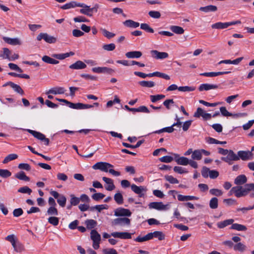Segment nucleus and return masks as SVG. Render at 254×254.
Segmentation results:
<instances>
[{
  "instance_id": "nucleus-13",
  "label": "nucleus",
  "mask_w": 254,
  "mask_h": 254,
  "mask_svg": "<svg viewBox=\"0 0 254 254\" xmlns=\"http://www.w3.org/2000/svg\"><path fill=\"white\" fill-rule=\"evenodd\" d=\"M131 214L129 209L124 208H118L115 210V215L116 216H130Z\"/></svg>"
},
{
  "instance_id": "nucleus-33",
  "label": "nucleus",
  "mask_w": 254,
  "mask_h": 254,
  "mask_svg": "<svg viewBox=\"0 0 254 254\" xmlns=\"http://www.w3.org/2000/svg\"><path fill=\"white\" fill-rule=\"evenodd\" d=\"M91 239L93 242H96L97 241H100L101 236L95 230H92L90 233Z\"/></svg>"
},
{
  "instance_id": "nucleus-49",
  "label": "nucleus",
  "mask_w": 254,
  "mask_h": 254,
  "mask_svg": "<svg viewBox=\"0 0 254 254\" xmlns=\"http://www.w3.org/2000/svg\"><path fill=\"white\" fill-rule=\"evenodd\" d=\"M48 221L50 224L56 226L59 223V218L56 216H50L48 219Z\"/></svg>"
},
{
  "instance_id": "nucleus-38",
  "label": "nucleus",
  "mask_w": 254,
  "mask_h": 254,
  "mask_svg": "<svg viewBox=\"0 0 254 254\" xmlns=\"http://www.w3.org/2000/svg\"><path fill=\"white\" fill-rule=\"evenodd\" d=\"M47 214L51 216H56L58 215L59 212L56 206L50 207L47 211Z\"/></svg>"
},
{
  "instance_id": "nucleus-64",
  "label": "nucleus",
  "mask_w": 254,
  "mask_h": 254,
  "mask_svg": "<svg viewBox=\"0 0 254 254\" xmlns=\"http://www.w3.org/2000/svg\"><path fill=\"white\" fill-rule=\"evenodd\" d=\"M220 111L221 114L225 117H230L232 116L233 114L231 113H229L226 109L225 107H221L220 108Z\"/></svg>"
},
{
  "instance_id": "nucleus-26",
  "label": "nucleus",
  "mask_w": 254,
  "mask_h": 254,
  "mask_svg": "<svg viewBox=\"0 0 254 254\" xmlns=\"http://www.w3.org/2000/svg\"><path fill=\"white\" fill-rule=\"evenodd\" d=\"M243 59V57H240L237 58L234 60L231 61L230 60H225L221 61L218 63V64H239Z\"/></svg>"
},
{
  "instance_id": "nucleus-12",
  "label": "nucleus",
  "mask_w": 254,
  "mask_h": 254,
  "mask_svg": "<svg viewBox=\"0 0 254 254\" xmlns=\"http://www.w3.org/2000/svg\"><path fill=\"white\" fill-rule=\"evenodd\" d=\"M131 189L134 193L138 194L139 197H143V192H146L147 190L143 186L138 187L134 184L131 185Z\"/></svg>"
},
{
  "instance_id": "nucleus-57",
  "label": "nucleus",
  "mask_w": 254,
  "mask_h": 254,
  "mask_svg": "<svg viewBox=\"0 0 254 254\" xmlns=\"http://www.w3.org/2000/svg\"><path fill=\"white\" fill-rule=\"evenodd\" d=\"M108 208V206L107 205L101 204V205H97L95 206H93L90 208V210L93 211L94 209L97 210L99 212H100L103 209H106Z\"/></svg>"
},
{
  "instance_id": "nucleus-56",
  "label": "nucleus",
  "mask_w": 254,
  "mask_h": 254,
  "mask_svg": "<svg viewBox=\"0 0 254 254\" xmlns=\"http://www.w3.org/2000/svg\"><path fill=\"white\" fill-rule=\"evenodd\" d=\"M11 176V173L7 169H0V176L3 178H7Z\"/></svg>"
},
{
  "instance_id": "nucleus-44",
  "label": "nucleus",
  "mask_w": 254,
  "mask_h": 254,
  "mask_svg": "<svg viewBox=\"0 0 254 254\" xmlns=\"http://www.w3.org/2000/svg\"><path fill=\"white\" fill-rule=\"evenodd\" d=\"M218 200L217 197H212L209 201V207L211 209H216L218 206Z\"/></svg>"
},
{
  "instance_id": "nucleus-41",
  "label": "nucleus",
  "mask_w": 254,
  "mask_h": 254,
  "mask_svg": "<svg viewBox=\"0 0 254 254\" xmlns=\"http://www.w3.org/2000/svg\"><path fill=\"white\" fill-rule=\"evenodd\" d=\"M18 158V155L16 154H10L6 156L2 161L3 164H6L10 161L15 160Z\"/></svg>"
},
{
  "instance_id": "nucleus-25",
  "label": "nucleus",
  "mask_w": 254,
  "mask_h": 254,
  "mask_svg": "<svg viewBox=\"0 0 254 254\" xmlns=\"http://www.w3.org/2000/svg\"><path fill=\"white\" fill-rule=\"evenodd\" d=\"M177 197L178 199L181 201H187L189 200L198 199V197L191 195H183L182 194H179Z\"/></svg>"
},
{
  "instance_id": "nucleus-62",
  "label": "nucleus",
  "mask_w": 254,
  "mask_h": 254,
  "mask_svg": "<svg viewBox=\"0 0 254 254\" xmlns=\"http://www.w3.org/2000/svg\"><path fill=\"white\" fill-rule=\"evenodd\" d=\"M165 179L170 183L172 184H178L179 181L172 176L166 175L165 176Z\"/></svg>"
},
{
  "instance_id": "nucleus-48",
  "label": "nucleus",
  "mask_w": 254,
  "mask_h": 254,
  "mask_svg": "<svg viewBox=\"0 0 254 254\" xmlns=\"http://www.w3.org/2000/svg\"><path fill=\"white\" fill-rule=\"evenodd\" d=\"M199 10L204 12L215 11L217 10V7L214 5H208L205 7H201Z\"/></svg>"
},
{
  "instance_id": "nucleus-1",
  "label": "nucleus",
  "mask_w": 254,
  "mask_h": 254,
  "mask_svg": "<svg viewBox=\"0 0 254 254\" xmlns=\"http://www.w3.org/2000/svg\"><path fill=\"white\" fill-rule=\"evenodd\" d=\"M252 190H254V184L252 183L246 184L244 187H233L231 191H234L237 197H240L246 195Z\"/></svg>"
},
{
  "instance_id": "nucleus-52",
  "label": "nucleus",
  "mask_w": 254,
  "mask_h": 254,
  "mask_svg": "<svg viewBox=\"0 0 254 254\" xmlns=\"http://www.w3.org/2000/svg\"><path fill=\"white\" fill-rule=\"evenodd\" d=\"M114 199L119 204H122L123 203V196L120 192L116 193L115 194Z\"/></svg>"
},
{
  "instance_id": "nucleus-10",
  "label": "nucleus",
  "mask_w": 254,
  "mask_h": 254,
  "mask_svg": "<svg viewBox=\"0 0 254 254\" xmlns=\"http://www.w3.org/2000/svg\"><path fill=\"white\" fill-rule=\"evenodd\" d=\"M237 156L239 159H241L243 161L252 160L253 158V154L250 151H239Z\"/></svg>"
},
{
  "instance_id": "nucleus-14",
  "label": "nucleus",
  "mask_w": 254,
  "mask_h": 254,
  "mask_svg": "<svg viewBox=\"0 0 254 254\" xmlns=\"http://www.w3.org/2000/svg\"><path fill=\"white\" fill-rule=\"evenodd\" d=\"M150 209H155L158 210H166L167 205H164L162 202H152L148 204Z\"/></svg>"
},
{
  "instance_id": "nucleus-42",
  "label": "nucleus",
  "mask_w": 254,
  "mask_h": 254,
  "mask_svg": "<svg viewBox=\"0 0 254 254\" xmlns=\"http://www.w3.org/2000/svg\"><path fill=\"white\" fill-rule=\"evenodd\" d=\"M11 52L7 48L2 49V53L0 54V57L3 59H8L9 58Z\"/></svg>"
},
{
  "instance_id": "nucleus-23",
  "label": "nucleus",
  "mask_w": 254,
  "mask_h": 254,
  "mask_svg": "<svg viewBox=\"0 0 254 254\" xmlns=\"http://www.w3.org/2000/svg\"><path fill=\"white\" fill-rule=\"evenodd\" d=\"M69 67L73 69H81L86 67V64L81 61H78L69 65Z\"/></svg>"
},
{
  "instance_id": "nucleus-20",
  "label": "nucleus",
  "mask_w": 254,
  "mask_h": 254,
  "mask_svg": "<svg viewBox=\"0 0 254 254\" xmlns=\"http://www.w3.org/2000/svg\"><path fill=\"white\" fill-rule=\"evenodd\" d=\"M3 40L5 42L11 45L15 46L21 45V42L17 38H10L7 37H3Z\"/></svg>"
},
{
  "instance_id": "nucleus-17",
  "label": "nucleus",
  "mask_w": 254,
  "mask_h": 254,
  "mask_svg": "<svg viewBox=\"0 0 254 254\" xmlns=\"http://www.w3.org/2000/svg\"><path fill=\"white\" fill-rule=\"evenodd\" d=\"M152 56L156 59H164L167 58L169 55L166 52H160L157 50H152L151 51Z\"/></svg>"
},
{
  "instance_id": "nucleus-21",
  "label": "nucleus",
  "mask_w": 254,
  "mask_h": 254,
  "mask_svg": "<svg viewBox=\"0 0 254 254\" xmlns=\"http://www.w3.org/2000/svg\"><path fill=\"white\" fill-rule=\"evenodd\" d=\"M218 86L215 84H210L208 83H204L201 84L199 87V91H208L211 89H215L218 88Z\"/></svg>"
},
{
  "instance_id": "nucleus-37",
  "label": "nucleus",
  "mask_w": 254,
  "mask_h": 254,
  "mask_svg": "<svg viewBox=\"0 0 254 254\" xmlns=\"http://www.w3.org/2000/svg\"><path fill=\"white\" fill-rule=\"evenodd\" d=\"M124 24L128 27L136 28L139 26V23L132 20H127L124 22Z\"/></svg>"
},
{
  "instance_id": "nucleus-46",
  "label": "nucleus",
  "mask_w": 254,
  "mask_h": 254,
  "mask_svg": "<svg viewBox=\"0 0 254 254\" xmlns=\"http://www.w3.org/2000/svg\"><path fill=\"white\" fill-rule=\"evenodd\" d=\"M139 84L142 87L149 88L153 87L155 85V83L152 81H141L139 82Z\"/></svg>"
},
{
  "instance_id": "nucleus-32",
  "label": "nucleus",
  "mask_w": 254,
  "mask_h": 254,
  "mask_svg": "<svg viewBox=\"0 0 254 254\" xmlns=\"http://www.w3.org/2000/svg\"><path fill=\"white\" fill-rule=\"evenodd\" d=\"M170 29L174 33L177 34H182L184 33V29L180 26L172 25L170 27Z\"/></svg>"
},
{
  "instance_id": "nucleus-35",
  "label": "nucleus",
  "mask_w": 254,
  "mask_h": 254,
  "mask_svg": "<svg viewBox=\"0 0 254 254\" xmlns=\"http://www.w3.org/2000/svg\"><path fill=\"white\" fill-rule=\"evenodd\" d=\"M42 60L45 63L50 64H56L59 63L58 61L52 59L48 56H44L42 57Z\"/></svg>"
},
{
  "instance_id": "nucleus-30",
  "label": "nucleus",
  "mask_w": 254,
  "mask_h": 254,
  "mask_svg": "<svg viewBox=\"0 0 254 254\" xmlns=\"http://www.w3.org/2000/svg\"><path fill=\"white\" fill-rule=\"evenodd\" d=\"M230 229L238 231H245L247 230V228L245 225L233 223L232 224Z\"/></svg>"
},
{
  "instance_id": "nucleus-19",
  "label": "nucleus",
  "mask_w": 254,
  "mask_h": 254,
  "mask_svg": "<svg viewBox=\"0 0 254 254\" xmlns=\"http://www.w3.org/2000/svg\"><path fill=\"white\" fill-rule=\"evenodd\" d=\"M102 180L108 185L107 186H105V189L106 190L112 191L115 189L113 181L111 179L103 177Z\"/></svg>"
},
{
  "instance_id": "nucleus-45",
  "label": "nucleus",
  "mask_w": 254,
  "mask_h": 254,
  "mask_svg": "<svg viewBox=\"0 0 254 254\" xmlns=\"http://www.w3.org/2000/svg\"><path fill=\"white\" fill-rule=\"evenodd\" d=\"M177 164L181 165H187L189 163V160L185 157H181L176 160Z\"/></svg>"
},
{
  "instance_id": "nucleus-9",
  "label": "nucleus",
  "mask_w": 254,
  "mask_h": 254,
  "mask_svg": "<svg viewBox=\"0 0 254 254\" xmlns=\"http://www.w3.org/2000/svg\"><path fill=\"white\" fill-rule=\"evenodd\" d=\"M26 130L33 135L35 138L43 141L45 144L48 145L49 143V139L46 138L43 134L40 132H38L35 130H33L31 129H27Z\"/></svg>"
},
{
  "instance_id": "nucleus-29",
  "label": "nucleus",
  "mask_w": 254,
  "mask_h": 254,
  "mask_svg": "<svg viewBox=\"0 0 254 254\" xmlns=\"http://www.w3.org/2000/svg\"><path fill=\"white\" fill-rule=\"evenodd\" d=\"M74 53L72 52H70L69 53H66L64 54H54L53 55V57L58 59V60H64L70 56L74 55Z\"/></svg>"
},
{
  "instance_id": "nucleus-31",
  "label": "nucleus",
  "mask_w": 254,
  "mask_h": 254,
  "mask_svg": "<svg viewBox=\"0 0 254 254\" xmlns=\"http://www.w3.org/2000/svg\"><path fill=\"white\" fill-rule=\"evenodd\" d=\"M64 93V89L63 87H56L50 89L49 91L46 92V94H63Z\"/></svg>"
},
{
  "instance_id": "nucleus-55",
  "label": "nucleus",
  "mask_w": 254,
  "mask_h": 254,
  "mask_svg": "<svg viewBox=\"0 0 254 254\" xmlns=\"http://www.w3.org/2000/svg\"><path fill=\"white\" fill-rule=\"evenodd\" d=\"M206 141L209 144H225L226 143V141H220L215 138L212 137H208L206 139Z\"/></svg>"
},
{
  "instance_id": "nucleus-43",
  "label": "nucleus",
  "mask_w": 254,
  "mask_h": 254,
  "mask_svg": "<svg viewBox=\"0 0 254 254\" xmlns=\"http://www.w3.org/2000/svg\"><path fill=\"white\" fill-rule=\"evenodd\" d=\"M70 203L71 205L76 206L80 202L79 197H76L73 194L70 195Z\"/></svg>"
},
{
  "instance_id": "nucleus-40",
  "label": "nucleus",
  "mask_w": 254,
  "mask_h": 254,
  "mask_svg": "<svg viewBox=\"0 0 254 254\" xmlns=\"http://www.w3.org/2000/svg\"><path fill=\"white\" fill-rule=\"evenodd\" d=\"M85 224L88 229H91L96 226L97 222L93 219H88L85 221Z\"/></svg>"
},
{
  "instance_id": "nucleus-7",
  "label": "nucleus",
  "mask_w": 254,
  "mask_h": 254,
  "mask_svg": "<svg viewBox=\"0 0 254 254\" xmlns=\"http://www.w3.org/2000/svg\"><path fill=\"white\" fill-rule=\"evenodd\" d=\"M38 41L43 39L46 42L49 44L55 43L57 42V38L55 37L51 36L47 33H41L37 37Z\"/></svg>"
},
{
  "instance_id": "nucleus-60",
  "label": "nucleus",
  "mask_w": 254,
  "mask_h": 254,
  "mask_svg": "<svg viewBox=\"0 0 254 254\" xmlns=\"http://www.w3.org/2000/svg\"><path fill=\"white\" fill-rule=\"evenodd\" d=\"M209 192L211 194L217 196H219L222 195L223 192L221 190L217 189H212L209 190Z\"/></svg>"
},
{
  "instance_id": "nucleus-6",
  "label": "nucleus",
  "mask_w": 254,
  "mask_h": 254,
  "mask_svg": "<svg viewBox=\"0 0 254 254\" xmlns=\"http://www.w3.org/2000/svg\"><path fill=\"white\" fill-rule=\"evenodd\" d=\"M240 23H241V21L240 20H236L224 23L217 22L212 24L211 27L213 29H222L227 28L230 26Z\"/></svg>"
},
{
  "instance_id": "nucleus-2",
  "label": "nucleus",
  "mask_w": 254,
  "mask_h": 254,
  "mask_svg": "<svg viewBox=\"0 0 254 254\" xmlns=\"http://www.w3.org/2000/svg\"><path fill=\"white\" fill-rule=\"evenodd\" d=\"M241 240V238L238 236H234L232 238V240L236 243L234 244L233 250L236 252L244 253L247 250V247L240 242Z\"/></svg>"
},
{
  "instance_id": "nucleus-34",
  "label": "nucleus",
  "mask_w": 254,
  "mask_h": 254,
  "mask_svg": "<svg viewBox=\"0 0 254 254\" xmlns=\"http://www.w3.org/2000/svg\"><path fill=\"white\" fill-rule=\"evenodd\" d=\"M234 221L233 219L225 220L223 221L219 222L217 223V226L219 228H223L226 226L232 224Z\"/></svg>"
},
{
  "instance_id": "nucleus-4",
  "label": "nucleus",
  "mask_w": 254,
  "mask_h": 254,
  "mask_svg": "<svg viewBox=\"0 0 254 254\" xmlns=\"http://www.w3.org/2000/svg\"><path fill=\"white\" fill-rule=\"evenodd\" d=\"M113 167V165L105 162H97L92 166V168L94 170H99L105 172H108L109 169Z\"/></svg>"
},
{
  "instance_id": "nucleus-51",
  "label": "nucleus",
  "mask_w": 254,
  "mask_h": 254,
  "mask_svg": "<svg viewBox=\"0 0 254 254\" xmlns=\"http://www.w3.org/2000/svg\"><path fill=\"white\" fill-rule=\"evenodd\" d=\"M12 85L11 88L17 93L23 95L24 94V91L21 87L15 83H10Z\"/></svg>"
},
{
  "instance_id": "nucleus-36",
  "label": "nucleus",
  "mask_w": 254,
  "mask_h": 254,
  "mask_svg": "<svg viewBox=\"0 0 254 254\" xmlns=\"http://www.w3.org/2000/svg\"><path fill=\"white\" fill-rule=\"evenodd\" d=\"M15 177L20 180L24 181H29L30 180V178L27 177L25 175V173L23 171H20V172L16 174Z\"/></svg>"
},
{
  "instance_id": "nucleus-22",
  "label": "nucleus",
  "mask_w": 254,
  "mask_h": 254,
  "mask_svg": "<svg viewBox=\"0 0 254 254\" xmlns=\"http://www.w3.org/2000/svg\"><path fill=\"white\" fill-rule=\"evenodd\" d=\"M151 240L154 237L157 238L159 241L164 240L165 239V234L161 231H155L149 233Z\"/></svg>"
},
{
  "instance_id": "nucleus-39",
  "label": "nucleus",
  "mask_w": 254,
  "mask_h": 254,
  "mask_svg": "<svg viewBox=\"0 0 254 254\" xmlns=\"http://www.w3.org/2000/svg\"><path fill=\"white\" fill-rule=\"evenodd\" d=\"M191 158L193 160H200L202 158L200 149L194 150L191 155Z\"/></svg>"
},
{
  "instance_id": "nucleus-47",
  "label": "nucleus",
  "mask_w": 254,
  "mask_h": 254,
  "mask_svg": "<svg viewBox=\"0 0 254 254\" xmlns=\"http://www.w3.org/2000/svg\"><path fill=\"white\" fill-rule=\"evenodd\" d=\"M150 240H151V238L149 233L143 237H141L140 236H138L134 239V241L137 242L141 243L145 241H149Z\"/></svg>"
},
{
  "instance_id": "nucleus-59",
  "label": "nucleus",
  "mask_w": 254,
  "mask_h": 254,
  "mask_svg": "<svg viewBox=\"0 0 254 254\" xmlns=\"http://www.w3.org/2000/svg\"><path fill=\"white\" fill-rule=\"evenodd\" d=\"M165 96L162 94H158L156 95H151L150 99L152 102L155 103L157 101L164 99Z\"/></svg>"
},
{
  "instance_id": "nucleus-24",
  "label": "nucleus",
  "mask_w": 254,
  "mask_h": 254,
  "mask_svg": "<svg viewBox=\"0 0 254 254\" xmlns=\"http://www.w3.org/2000/svg\"><path fill=\"white\" fill-rule=\"evenodd\" d=\"M231 71H219V72H204L200 74V75L207 76V77H214L218 75H223L224 74H228Z\"/></svg>"
},
{
  "instance_id": "nucleus-53",
  "label": "nucleus",
  "mask_w": 254,
  "mask_h": 254,
  "mask_svg": "<svg viewBox=\"0 0 254 254\" xmlns=\"http://www.w3.org/2000/svg\"><path fill=\"white\" fill-rule=\"evenodd\" d=\"M116 46L114 43L104 44L102 46L103 50L106 51H113L115 49Z\"/></svg>"
},
{
  "instance_id": "nucleus-15",
  "label": "nucleus",
  "mask_w": 254,
  "mask_h": 254,
  "mask_svg": "<svg viewBox=\"0 0 254 254\" xmlns=\"http://www.w3.org/2000/svg\"><path fill=\"white\" fill-rule=\"evenodd\" d=\"M111 235L114 238L122 239H129L131 238V234L128 232H113Z\"/></svg>"
},
{
  "instance_id": "nucleus-54",
  "label": "nucleus",
  "mask_w": 254,
  "mask_h": 254,
  "mask_svg": "<svg viewBox=\"0 0 254 254\" xmlns=\"http://www.w3.org/2000/svg\"><path fill=\"white\" fill-rule=\"evenodd\" d=\"M195 89V88L193 86H180L179 87L178 90L181 92H191Z\"/></svg>"
},
{
  "instance_id": "nucleus-63",
  "label": "nucleus",
  "mask_w": 254,
  "mask_h": 254,
  "mask_svg": "<svg viewBox=\"0 0 254 254\" xmlns=\"http://www.w3.org/2000/svg\"><path fill=\"white\" fill-rule=\"evenodd\" d=\"M141 29L146 31L148 32L153 33H154V30L151 28L148 24L142 23L140 25Z\"/></svg>"
},
{
  "instance_id": "nucleus-16",
  "label": "nucleus",
  "mask_w": 254,
  "mask_h": 254,
  "mask_svg": "<svg viewBox=\"0 0 254 254\" xmlns=\"http://www.w3.org/2000/svg\"><path fill=\"white\" fill-rule=\"evenodd\" d=\"M92 70L95 73H108L109 74H112L114 72L113 69L107 67H93Z\"/></svg>"
},
{
  "instance_id": "nucleus-28",
  "label": "nucleus",
  "mask_w": 254,
  "mask_h": 254,
  "mask_svg": "<svg viewBox=\"0 0 254 254\" xmlns=\"http://www.w3.org/2000/svg\"><path fill=\"white\" fill-rule=\"evenodd\" d=\"M142 53L140 51H131L127 52L126 54V56L127 58H139L142 56Z\"/></svg>"
},
{
  "instance_id": "nucleus-5",
  "label": "nucleus",
  "mask_w": 254,
  "mask_h": 254,
  "mask_svg": "<svg viewBox=\"0 0 254 254\" xmlns=\"http://www.w3.org/2000/svg\"><path fill=\"white\" fill-rule=\"evenodd\" d=\"M221 160L229 165H232L233 161L239 160V157H238L237 154L235 153L232 150H229V152L227 153V156L221 157Z\"/></svg>"
},
{
  "instance_id": "nucleus-18",
  "label": "nucleus",
  "mask_w": 254,
  "mask_h": 254,
  "mask_svg": "<svg viewBox=\"0 0 254 254\" xmlns=\"http://www.w3.org/2000/svg\"><path fill=\"white\" fill-rule=\"evenodd\" d=\"M80 10V12L85 15H89L91 16V13L93 12V11L97 12L98 7L95 6L93 8H90L89 6L87 5H84V6L82 7Z\"/></svg>"
},
{
  "instance_id": "nucleus-11",
  "label": "nucleus",
  "mask_w": 254,
  "mask_h": 254,
  "mask_svg": "<svg viewBox=\"0 0 254 254\" xmlns=\"http://www.w3.org/2000/svg\"><path fill=\"white\" fill-rule=\"evenodd\" d=\"M194 117L196 118L202 117L204 120H208L211 118L212 116L210 114L205 113L202 108H198L194 113Z\"/></svg>"
},
{
  "instance_id": "nucleus-3",
  "label": "nucleus",
  "mask_w": 254,
  "mask_h": 254,
  "mask_svg": "<svg viewBox=\"0 0 254 254\" xmlns=\"http://www.w3.org/2000/svg\"><path fill=\"white\" fill-rule=\"evenodd\" d=\"M50 194L56 199L58 203L62 207H64L65 206L66 202V198L62 194H60L59 192L55 190H51Z\"/></svg>"
},
{
  "instance_id": "nucleus-27",
  "label": "nucleus",
  "mask_w": 254,
  "mask_h": 254,
  "mask_svg": "<svg viewBox=\"0 0 254 254\" xmlns=\"http://www.w3.org/2000/svg\"><path fill=\"white\" fill-rule=\"evenodd\" d=\"M247 181L246 176L244 175H241L236 178L234 183L237 185H242L246 183Z\"/></svg>"
},
{
  "instance_id": "nucleus-58",
  "label": "nucleus",
  "mask_w": 254,
  "mask_h": 254,
  "mask_svg": "<svg viewBox=\"0 0 254 254\" xmlns=\"http://www.w3.org/2000/svg\"><path fill=\"white\" fill-rule=\"evenodd\" d=\"M18 192L22 193H27L28 194H30L32 192V190L30 189L27 186H24L21 188H20L18 190Z\"/></svg>"
},
{
  "instance_id": "nucleus-50",
  "label": "nucleus",
  "mask_w": 254,
  "mask_h": 254,
  "mask_svg": "<svg viewBox=\"0 0 254 254\" xmlns=\"http://www.w3.org/2000/svg\"><path fill=\"white\" fill-rule=\"evenodd\" d=\"M100 30L103 35L108 39H111L115 36V34L107 31L105 28H101Z\"/></svg>"
},
{
  "instance_id": "nucleus-61",
  "label": "nucleus",
  "mask_w": 254,
  "mask_h": 254,
  "mask_svg": "<svg viewBox=\"0 0 254 254\" xmlns=\"http://www.w3.org/2000/svg\"><path fill=\"white\" fill-rule=\"evenodd\" d=\"M105 195L102 193H95L92 195L91 197L95 201H98L100 199H103L105 197Z\"/></svg>"
},
{
  "instance_id": "nucleus-8",
  "label": "nucleus",
  "mask_w": 254,
  "mask_h": 254,
  "mask_svg": "<svg viewBox=\"0 0 254 254\" xmlns=\"http://www.w3.org/2000/svg\"><path fill=\"white\" fill-rule=\"evenodd\" d=\"M130 224V220L127 217L117 218L112 221V226H124L125 225L129 226Z\"/></svg>"
}]
</instances>
